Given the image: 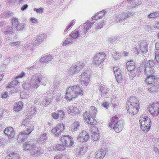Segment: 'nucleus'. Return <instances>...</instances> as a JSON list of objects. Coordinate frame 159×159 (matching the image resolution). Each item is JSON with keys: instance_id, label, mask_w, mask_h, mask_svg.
Here are the masks:
<instances>
[{"instance_id": "f257e3e1", "label": "nucleus", "mask_w": 159, "mask_h": 159, "mask_svg": "<svg viewBox=\"0 0 159 159\" xmlns=\"http://www.w3.org/2000/svg\"><path fill=\"white\" fill-rule=\"evenodd\" d=\"M82 26H80L78 29H76L72 32L68 38H66L62 43L63 46H67L68 45H70L75 43L81 38L84 37L85 34H83L82 31L80 30Z\"/></svg>"}, {"instance_id": "f03ea898", "label": "nucleus", "mask_w": 159, "mask_h": 159, "mask_svg": "<svg viewBox=\"0 0 159 159\" xmlns=\"http://www.w3.org/2000/svg\"><path fill=\"white\" fill-rule=\"evenodd\" d=\"M84 90L80 85L70 86L66 89V98L68 100H70L79 95H83Z\"/></svg>"}, {"instance_id": "7ed1b4c3", "label": "nucleus", "mask_w": 159, "mask_h": 159, "mask_svg": "<svg viewBox=\"0 0 159 159\" xmlns=\"http://www.w3.org/2000/svg\"><path fill=\"white\" fill-rule=\"evenodd\" d=\"M23 147L24 150L29 151L30 155L34 157H36L40 155L42 152V150L40 147H37L33 141H27L23 143Z\"/></svg>"}, {"instance_id": "20e7f679", "label": "nucleus", "mask_w": 159, "mask_h": 159, "mask_svg": "<svg viewBox=\"0 0 159 159\" xmlns=\"http://www.w3.org/2000/svg\"><path fill=\"white\" fill-rule=\"evenodd\" d=\"M139 102L137 98L133 96H131L126 103L127 111L132 116L135 115L139 108Z\"/></svg>"}, {"instance_id": "39448f33", "label": "nucleus", "mask_w": 159, "mask_h": 159, "mask_svg": "<svg viewBox=\"0 0 159 159\" xmlns=\"http://www.w3.org/2000/svg\"><path fill=\"white\" fill-rule=\"evenodd\" d=\"M110 121L109 126L112 128L116 132L118 133L122 130L124 125L122 120H119L118 117L114 116L110 119Z\"/></svg>"}, {"instance_id": "423d86ee", "label": "nucleus", "mask_w": 159, "mask_h": 159, "mask_svg": "<svg viewBox=\"0 0 159 159\" xmlns=\"http://www.w3.org/2000/svg\"><path fill=\"white\" fill-rule=\"evenodd\" d=\"M30 81L34 85V88L36 89L41 83L43 85L46 84V79L43 76L38 74H35L30 77Z\"/></svg>"}, {"instance_id": "0eeeda50", "label": "nucleus", "mask_w": 159, "mask_h": 159, "mask_svg": "<svg viewBox=\"0 0 159 159\" xmlns=\"http://www.w3.org/2000/svg\"><path fill=\"white\" fill-rule=\"evenodd\" d=\"M135 14V12L132 11L129 12H122L117 13L116 16L112 18L111 20L116 22H121L129 17L133 16Z\"/></svg>"}, {"instance_id": "6e6552de", "label": "nucleus", "mask_w": 159, "mask_h": 159, "mask_svg": "<svg viewBox=\"0 0 159 159\" xmlns=\"http://www.w3.org/2000/svg\"><path fill=\"white\" fill-rule=\"evenodd\" d=\"M84 66L83 63L80 62L75 65L72 66L67 73V75L71 76L78 73Z\"/></svg>"}, {"instance_id": "1a4fd4ad", "label": "nucleus", "mask_w": 159, "mask_h": 159, "mask_svg": "<svg viewBox=\"0 0 159 159\" xmlns=\"http://www.w3.org/2000/svg\"><path fill=\"white\" fill-rule=\"evenodd\" d=\"M135 50L138 52L145 53L148 51V44L145 41H139L138 44L136 46Z\"/></svg>"}, {"instance_id": "9d476101", "label": "nucleus", "mask_w": 159, "mask_h": 159, "mask_svg": "<svg viewBox=\"0 0 159 159\" xmlns=\"http://www.w3.org/2000/svg\"><path fill=\"white\" fill-rule=\"evenodd\" d=\"M12 27L16 31H22L25 29V24L24 23H19L18 20L16 18H13L11 21Z\"/></svg>"}, {"instance_id": "9b49d317", "label": "nucleus", "mask_w": 159, "mask_h": 159, "mask_svg": "<svg viewBox=\"0 0 159 159\" xmlns=\"http://www.w3.org/2000/svg\"><path fill=\"white\" fill-rule=\"evenodd\" d=\"M105 56V54L103 52L97 53L93 57V63L97 65L101 64L104 61Z\"/></svg>"}, {"instance_id": "f8f14e48", "label": "nucleus", "mask_w": 159, "mask_h": 159, "mask_svg": "<svg viewBox=\"0 0 159 159\" xmlns=\"http://www.w3.org/2000/svg\"><path fill=\"white\" fill-rule=\"evenodd\" d=\"M148 109L153 116H157L159 113V102H157L149 105Z\"/></svg>"}, {"instance_id": "ddd939ff", "label": "nucleus", "mask_w": 159, "mask_h": 159, "mask_svg": "<svg viewBox=\"0 0 159 159\" xmlns=\"http://www.w3.org/2000/svg\"><path fill=\"white\" fill-rule=\"evenodd\" d=\"M89 73V71L86 70L80 76L79 79L82 85L86 86L89 83L90 80Z\"/></svg>"}, {"instance_id": "4468645a", "label": "nucleus", "mask_w": 159, "mask_h": 159, "mask_svg": "<svg viewBox=\"0 0 159 159\" xmlns=\"http://www.w3.org/2000/svg\"><path fill=\"white\" fill-rule=\"evenodd\" d=\"M83 116L85 122L90 125V128L93 126H94V127L95 126L96 127V125L97 123V121L94 119L95 117L89 116V113L87 111L85 112Z\"/></svg>"}, {"instance_id": "2eb2a0df", "label": "nucleus", "mask_w": 159, "mask_h": 159, "mask_svg": "<svg viewBox=\"0 0 159 159\" xmlns=\"http://www.w3.org/2000/svg\"><path fill=\"white\" fill-rule=\"evenodd\" d=\"M146 62V61L145 60L143 61L141 64V67L144 66V72L146 75L148 76L153 75L154 73L153 68L147 66Z\"/></svg>"}, {"instance_id": "dca6fc26", "label": "nucleus", "mask_w": 159, "mask_h": 159, "mask_svg": "<svg viewBox=\"0 0 159 159\" xmlns=\"http://www.w3.org/2000/svg\"><path fill=\"white\" fill-rule=\"evenodd\" d=\"M65 127V125L62 123H61L52 129V132L56 135H59L64 131Z\"/></svg>"}, {"instance_id": "f3484780", "label": "nucleus", "mask_w": 159, "mask_h": 159, "mask_svg": "<svg viewBox=\"0 0 159 159\" xmlns=\"http://www.w3.org/2000/svg\"><path fill=\"white\" fill-rule=\"evenodd\" d=\"M91 131L92 138L93 140L94 141L98 140L100 138L99 131L98 128L94 126H92L91 127Z\"/></svg>"}, {"instance_id": "a211bd4d", "label": "nucleus", "mask_w": 159, "mask_h": 159, "mask_svg": "<svg viewBox=\"0 0 159 159\" xmlns=\"http://www.w3.org/2000/svg\"><path fill=\"white\" fill-rule=\"evenodd\" d=\"M89 138L88 134L85 130H83L78 136L77 140L79 142H85L87 141Z\"/></svg>"}, {"instance_id": "6ab92c4d", "label": "nucleus", "mask_w": 159, "mask_h": 159, "mask_svg": "<svg viewBox=\"0 0 159 159\" xmlns=\"http://www.w3.org/2000/svg\"><path fill=\"white\" fill-rule=\"evenodd\" d=\"M128 9H131L141 4L139 0H127L126 1Z\"/></svg>"}, {"instance_id": "aec40b11", "label": "nucleus", "mask_w": 159, "mask_h": 159, "mask_svg": "<svg viewBox=\"0 0 159 159\" xmlns=\"http://www.w3.org/2000/svg\"><path fill=\"white\" fill-rule=\"evenodd\" d=\"M2 32L3 34L6 35L12 34L15 33V29L12 26L9 25L6 26L4 28L2 29Z\"/></svg>"}, {"instance_id": "412c9836", "label": "nucleus", "mask_w": 159, "mask_h": 159, "mask_svg": "<svg viewBox=\"0 0 159 159\" xmlns=\"http://www.w3.org/2000/svg\"><path fill=\"white\" fill-rule=\"evenodd\" d=\"M126 68L128 71L130 72V74L133 73L136 70L135 63L132 60H130L126 63Z\"/></svg>"}, {"instance_id": "4be33fe9", "label": "nucleus", "mask_w": 159, "mask_h": 159, "mask_svg": "<svg viewBox=\"0 0 159 159\" xmlns=\"http://www.w3.org/2000/svg\"><path fill=\"white\" fill-rule=\"evenodd\" d=\"M145 80L147 85L153 84L158 81V79L156 76L152 75L147 76Z\"/></svg>"}, {"instance_id": "5701e85b", "label": "nucleus", "mask_w": 159, "mask_h": 159, "mask_svg": "<svg viewBox=\"0 0 159 159\" xmlns=\"http://www.w3.org/2000/svg\"><path fill=\"white\" fill-rule=\"evenodd\" d=\"M106 153V151L105 148H102L101 149L98 150L96 152L95 159H103Z\"/></svg>"}, {"instance_id": "b1692460", "label": "nucleus", "mask_w": 159, "mask_h": 159, "mask_svg": "<svg viewBox=\"0 0 159 159\" xmlns=\"http://www.w3.org/2000/svg\"><path fill=\"white\" fill-rule=\"evenodd\" d=\"M66 109L67 111V113L71 114L73 116H75L79 112L78 109L77 107H73L72 105L66 107Z\"/></svg>"}, {"instance_id": "393cba45", "label": "nucleus", "mask_w": 159, "mask_h": 159, "mask_svg": "<svg viewBox=\"0 0 159 159\" xmlns=\"http://www.w3.org/2000/svg\"><path fill=\"white\" fill-rule=\"evenodd\" d=\"M4 132L8 138H13L15 134L14 129L13 128L10 127L6 128L4 131Z\"/></svg>"}, {"instance_id": "a878e982", "label": "nucleus", "mask_w": 159, "mask_h": 159, "mask_svg": "<svg viewBox=\"0 0 159 159\" xmlns=\"http://www.w3.org/2000/svg\"><path fill=\"white\" fill-rule=\"evenodd\" d=\"M95 22V21H91V22H90L87 21L83 26H82V27L80 28V30L82 28V27L84 26V28L82 29V30H81L83 34H85V35L86 33L88 31L87 30H89V28H91V26Z\"/></svg>"}, {"instance_id": "bb28decb", "label": "nucleus", "mask_w": 159, "mask_h": 159, "mask_svg": "<svg viewBox=\"0 0 159 159\" xmlns=\"http://www.w3.org/2000/svg\"><path fill=\"white\" fill-rule=\"evenodd\" d=\"M52 116L54 119H59L61 120L63 119L64 116V111L62 110H59L57 112H53L52 113Z\"/></svg>"}, {"instance_id": "cd10ccee", "label": "nucleus", "mask_w": 159, "mask_h": 159, "mask_svg": "<svg viewBox=\"0 0 159 159\" xmlns=\"http://www.w3.org/2000/svg\"><path fill=\"white\" fill-rule=\"evenodd\" d=\"M28 135L23 131L21 132L18 135L17 138V142L19 143L24 142L28 137Z\"/></svg>"}, {"instance_id": "c85d7f7f", "label": "nucleus", "mask_w": 159, "mask_h": 159, "mask_svg": "<svg viewBox=\"0 0 159 159\" xmlns=\"http://www.w3.org/2000/svg\"><path fill=\"white\" fill-rule=\"evenodd\" d=\"M23 87L25 91H27L29 92H33L34 90V85L32 84L29 82H26L23 84Z\"/></svg>"}, {"instance_id": "c756f323", "label": "nucleus", "mask_w": 159, "mask_h": 159, "mask_svg": "<svg viewBox=\"0 0 159 159\" xmlns=\"http://www.w3.org/2000/svg\"><path fill=\"white\" fill-rule=\"evenodd\" d=\"M139 122L140 124H142V123L144 122V124L145 123V125H149V124H150V125H151V126L152 122L150 119L145 116H142L140 117Z\"/></svg>"}, {"instance_id": "7c9ffc66", "label": "nucleus", "mask_w": 159, "mask_h": 159, "mask_svg": "<svg viewBox=\"0 0 159 159\" xmlns=\"http://www.w3.org/2000/svg\"><path fill=\"white\" fill-rule=\"evenodd\" d=\"M45 37V36L44 34H41L37 37L36 39H34L33 40L32 43L34 45H35L39 44L40 43V42L42 41L44 39ZM33 46H34V45H33Z\"/></svg>"}, {"instance_id": "2f4dec72", "label": "nucleus", "mask_w": 159, "mask_h": 159, "mask_svg": "<svg viewBox=\"0 0 159 159\" xmlns=\"http://www.w3.org/2000/svg\"><path fill=\"white\" fill-rule=\"evenodd\" d=\"M76 156H81L84 155L86 152V148L84 147H79L76 149Z\"/></svg>"}, {"instance_id": "473e14b6", "label": "nucleus", "mask_w": 159, "mask_h": 159, "mask_svg": "<svg viewBox=\"0 0 159 159\" xmlns=\"http://www.w3.org/2000/svg\"><path fill=\"white\" fill-rule=\"evenodd\" d=\"M52 58V57L50 54H48L43 57H41L39 59V61L41 62L46 63L49 61H51Z\"/></svg>"}, {"instance_id": "72a5a7b5", "label": "nucleus", "mask_w": 159, "mask_h": 159, "mask_svg": "<svg viewBox=\"0 0 159 159\" xmlns=\"http://www.w3.org/2000/svg\"><path fill=\"white\" fill-rule=\"evenodd\" d=\"M135 72H134L132 73L129 74V77L130 79H133L134 77L136 75L139 76L140 75L141 70L139 67H137L135 69Z\"/></svg>"}, {"instance_id": "f704fd0d", "label": "nucleus", "mask_w": 159, "mask_h": 159, "mask_svg": "<svg viewBox=\"0 0 159 159\" xmlns=\"http://www.w3.org/2000/svg\"><path fill=\"white\" fill-rule=\"evenodd\" d=\"M89 113V116L95 117L97 112V110L94 106H91L90 108L89 112L87 111Z\"/></svg>"}, {"instance_id": "c9c22d12", "label": "nucleus", "mask_w": 159, "mask_h": 159, "mask_svg": "<svg viewBox=\"0 0 159 159\" xmlns=\"http://www.w3.org/2000/svg\"><path fill=\"white\" fill-rule=\"evenodd\" d=\"M19 155L17 152H13L10 153L7 156L6 159H19Z\"/></svg>"}, {"instance_id": "e433bc0d", "label": "nucleus", "mask_w": 159, "mask_h": 159, "mask_svg": "<svg viewBox=\"0 0 159 159\" xmlns=\"http://www.w3.org/2000/svg\"><path fill=\"white\" fill-rule=\"evenodd\" d=\"M80 127V124L79 121H75L72 124L70 127V129L73 131H75L78 129Z\"/></svg>"}, {"instance_id": "4c0bfd02", "label": "nucleus", "mask_w": 159, "mask_h": 159, "mask_svg": "<svg viewBox=\"0 0 159 159\" xmlns=\"http://www.w3.org/2000/svg\"><path fill=\"white\" fill-rule=\"evenodd\" d=\"M47 134H46L43 133L42 134L38 136L36 140L38 141L39 143L40 142H42L47 139Z\"/></svg>"}, {"instance_id": "58836bf2", "label": "nucleus", "mask_w": 159, "mask_h": 159, "mask_svg": "<svg viewBox=\"0 0 159 159\" xmlns=\"http://www.w3.org/2000/svg\"><path fill=\"white\" fill-rule=\"evenodd\" d=\"M65 147L64 144H55L53 146V149L55 151H60L64 150L65 149Z\"/></svg>"}, {"instance_id": "ea45409f", "label": "nucleus", "mask_w": 159, "mask_h": 159, "mask_svg": "<svg viewBox=\"0 0 159 159\" xmlns=\"http://www.w3.org/2000/svg\"><path fill=\"white\" fill-rule=\"evenodd\" d=\"M144 122L142 123V124L140 125V127L142 130L144 132H148L150 129L151 127V125L149 124L148 125H145V123L144 124Z\"/></svg>"}, {"instance_id": "a19ab883", "label": "nucleus", "mask_w": 159, "mask_h": 159, "mask_svg": "<svg viewBox=\"0 0 159 159\" xmlns=\"http://www.w3.org/2000/svg\"><path fill=\"white\" fill-rule=\"evenodd\" d=\"M22 103L21 102L15 103L14 106V110L16 111H20L22 108Z\"/></svg>"}, {"instance_id": "79ce46f5", "label": "nucleus", "mask_w": 159, "mask_h": 159, "mask_svg": "<svg viewBox=\"0 0 159 159\" xmlns=\"http://www.w3.org/2000/svg\"><path fill=\"white\" fill-rule=\"evenodd\" d=\"M50 103V100L47 96L44 97L42 101V104L43 106L48 105Z\"/></svg>"}, {"instance_id": "37998d69", "label": "nucleus", "mask_w": 159, "mask_h": 159, "mask_svg": "<svg viewBox=\"0 0 159 159\" xmlns=\"http://www.w3.org/2000/svg\"><path fill=\"white\" fill-rule=\"evenodd\" d=\"M158 86L159 85H153L150 87L149 89L151 93H154L158 91L159 88Z\"/></svg>"}, {"instance_id": "c03bdc74", "label": "nucleus", "mask_w": 159, "mask_h": 159, "mask_svg": "<svg viewBox=\"0 0 159 159\" xmlns=\"http://www.w3.org/2000/svg\"><path fill=\"white\" fill-rule=\"evenodd\" d=\"M70 137L67 136H64L61 137V139L63 144L64 145L65 144V142L67 143L70 140Z\"/></svg>"}, {"instance_id": "a18cd8bd", "label": "nucleus", "mask_w": 159, "mask_h": 159, "mask_svg": "<svg viewBox=\"0 0 159 159\" xmlns=\"http://www.w3.org/2000/svg\"><path fill=\"white\" fill-rule=\"evenodd\" d=\"M29 93H27L26 91L25 90L21 92L20 93V97L23 99H25L29 98Z\"/></svg>"}, {"instance_id": "49530a36", "label": "nucleus", "mask_w": 159, "mask_h": 159, "mask_svg": "<svg viewBox=\"0 0 159 159\" xmlns=\"http://www.w3.org/2000/svg\"><path fill=\"white\" fill-rule=\"evenodd\" d=\"M12 14V13L11 12L6 11L5 12H4L3 13H2L1 16L2 18H5L8 17L9 16H11Z\"/></svg>"}, {"instance_id": "de8ad7c7", "label": "nucleus", "mask_w": 159, "mask_h": 159, "mask_svg": "<svg viewBox=\"0 0 159 159\" xmlns=\"http://www.w3.org/2000/svg\"><path fill=\"white\" fill-rule=\"evenodd\" d=\"M20 42L19 41H16L15 42L10 43H9V45L11 47H18L20 46Z\"/></svg>"}, {"instance_id": "09e8293b", "label": "nucleus", "mask_w": 159, "mask_h": 159, "mask_svg": "<svg viewBox=\"0 0 159 159\" xmlns=\"http://www.w3.org/2000/svg\"><path fill=\"white\" fill-rule=\"evenodd\" d=\"M34 129V127L33 125L28 126L26 130L25 131V133L28 135Z\"/></svg>"}, {"instance_id": "8fccbe9b", "label": "nucleus", "mask_w": 159, "mask_h": 159, "mask_svg": "<svg viewBox=\"0 0 159 159\" xmlns=\"http://www.w3.org/2000/svg\"><path fill=\"white\" fill-rule=\"evenodd\" d=\"M146 61H147V60ZM146 64L147 66L152 67H153L155 65V63L153 60H149L148 62L146 61Z\"/></svg>"}, {"instance_id": "3c124183", "label": "nucleus", "mask_w": 159, "mask_h": 159, "mask_svg": "<svg viewBox=\"0 0 159 159\" xmlns=\"http://www.w3.org/2000/svg\"><path fill=\"white\" fill-rule=\"evenodd\" d=\"M67 158L68 157L65 154L62 155H58L54 157L55 159H67Z\"/></svg>"}, {"instance_id": "603ef678", "label": "nucleus", "mask_w": 159, "mask_h": 159, "mask_svg": "<svg viewBox=\"0 0 159 159\" xmlns=\"http://www.w3.org/2000/svg\"><path fill=\"white\" fill-rule=\"evenodd\" d=\"M73 140L70 137V140L67 142V143L65 142V144L64 145L65 147L71 146L72 145L73 143Z\"/></svg>"}, {"instance_id": "864d4df0", "label": "nucleus", "mask_w": 159, "mask_h": 159, "mask_svg": "<svg viewBox=\"0 0 159 159\" xmlns=\"http://www.w3.org/2000/svg\"><path fill=\"white\" fill-rule=\"evenodd\" d=\"M107 12V10H104L101 11L100 13H98L97 14L99 17V19L103 17L105 14V13Z\"/></svg>"}, {"instance_id": "5fc2aeb1", "label": "nucleus", "mask_w": 159, "mask_h": 159, "mask_svg": "<svg viewBox=\"0 0 159 159\" xmlns=\"http://www.w3.org/2000/svg\"><path fill=\"white\" fill-rule=\"evenodd\" d=\"M113 57L116 60L118 59L120 57V54L118 52H114L112 54Z\"/></svg>"}, {"instance_id": "6e6d98bb", "label": "nucleus", "mask_w": 159, "mask_h": 159, "mask_svg": "<svg viewBox=\"0 0 159 159\" xmlns=\"http://www.w3.org/2000/svg\"><path fill=\"white\" fill-rule=\"evenodd\" d=\"M99 91L102 93L104 94L107 92V89L102 86L99 87Z\"/></svg>"}, {"instance_id": "4d7b16f0", "label": "nucleus", "mask_w": 159, "mask_h": 159, "mask_svg": "<svg viewBox=\"0 0 159 159\" xmlns=\"http://www.w3.org/2000/svg\"><path fill=\"white\" fill-rule=\"evenodd\" d=\"M116 79L118 83H120L122 80V77L121 74L115 76Z\"/></svg>"}, {"instance_id": "13d9d810", "label": "nucleus", "mask_w": 159, "mask_h": 159, "mask_svg": "<svg viewBox=\"0 0 159 159\" xmlns=\"http://www.w3.org/2000/svg\"><path fill=\"white\" fill-rule=\"evenodd\" d=\"M34 11H36L37 13H42L43 12V9L42 8H40L39 9L34 8Z\"/></svg>"}, {"instance_id": "bf43d9fd", "label": "nucleus", "mask_w": 159, "mask_h": 159, "mask_svg": "<svg viewBox=\"0 0 159 159\" xmlns=\"http://www.w3.org/2000/svg\"><path fill=\"white\" fill-rule=\"evenodd\" d=\"M118 38V36H115L109 38L108 41L111 43H113L114 41L117 40Z\"/></svg>"}, {"instance_id": "052dcab7", "label": "nucleus", "mask_w": 159, "mask_h": 159, "mask_svg": "<svg viewBox=\"0 0 159 159\" xmlns=\"http://www.w3.org/2000/svg\"><path fill=\"white\" fill-rule=\"evenodd\" d=\"M69 52H64L62 53L60 55V57L61 58H62V57L65 58H66L67 57H68L69 56Z\"/></svg>"}, {"instance_id": "680f3d73", "label": "nucleus", "mask_w": 159, "mask_h": 159, "mask_svg": "<svg viewBox=\"0 0 159 159\" xmlns=\"http://www.w3.org/2000/svg\"><path fill=\"white\" fill-rule=\"evenodd\" d=\"M25 75V73L23 72H22L21 73L19 74L16 77V78L17 79L18 78H21L24 76Z\"/></svg>"}, {"instance_id": "e2e57ef3", "label": "nucleus", "mask_w": 159, "mask_h": 159, "mask_svg": "<svg viewBox=\"0 0 159 159\" xmlns=\"http://www.w3.org/2000/svg\"><path fill=\"white\" fill-rule=\"evenodd\" d=\"M111 103L113 105H115L117 103V101L115 98H111Z\"/></svg>"}, {"instance_id": "0e129e2a", "label": "nucleus", "mask_w": 159, "mask_h": 159, "mask_svg": "<svg viewBox=\"0 0 159 159\" xmlns=\"http://www.w3.org/2000/svg\"><path fill=\"white\" fill-rule=\"evenodd\" d=\"M104 25V22L102 21V22H100L97 26V29L101 28H102Z\"/></svg>"}, {"instance_id": "69168bd1", "label": "nucleus", "mask_w": 159, "mask_h": 159, "mask_svg": "<svg viewBox=\"0 0 159 159\" xmlns=\"http://www.w3.org/2000/svg\"><path fill=\"white\" fill-rule=\"evenodd\" d=\"M54 98L56 101L57 102L61 99V96L57 94L54 96Z\"/></svg>"}, {"instance_id": "338daca9", "label": "nucleus", "mask_w": 159, "mask_h": 159, "mask_svg": "<svg viewBox=\"0 0 159 159\" xmlns=\"http://www.w3.org/2000/svg\"><path fill=\"white\" fill-rule=\"evenodd\" d=\"M35 108L36 107L34 108L32 107L30 108V112L31 113V115H32V114H34L35 113L36 111V109Z\"/></svg>"}, {"instance_id": "774afa93", "label": "nucleus", "mask_w": 159, "mask_h": 159, "mask_svg": "<svg viewBox=\"0 0 159 159\" xmlns=\"http://www.w3.org/2000/svg\"><path fill=\"white\" fill-rule=\"evenodd\" d=\"M102 105V106L106 108H108L109 106V103L106 102H104Z\"/></svg>"}]
</instances>
